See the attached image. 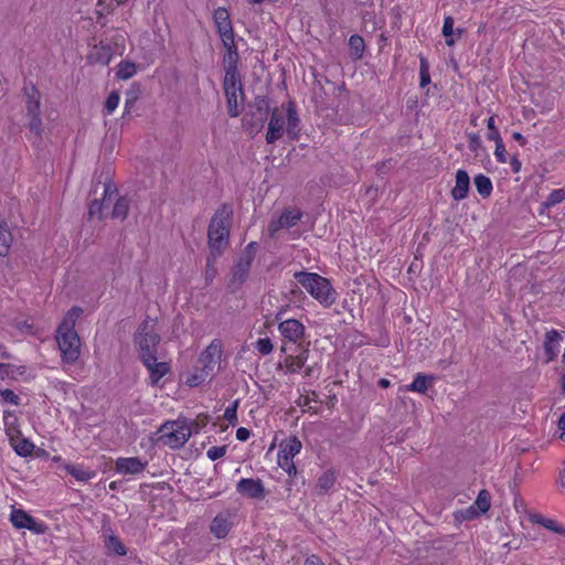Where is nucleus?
Here are the masks:
<instances>
[{
  "label": "nucleus",
  "mask_w": 565,
  "mask_h": 565,
  "mask_svg": "<svg viewBox=\"0 0 565 565\" xmlns=\"http://www.w3.org/2000/svg\"><path fill=\"white\" fill-rule=\"evenodd\" d=\"M1 373L0 379H13L15 380L18 375H23L25 373V366H17L9 363H1Z\"/></svg>",
  "instance_id": "nucleus-36"
},
{
  "label": "nucleus",
  "mask_w": 565,
  "mask_h": 565,
  "mask_svg": "<svg viewBox=\"0 0 565 565\" xmlns=\"http://www.w3.org/2000/svg\"><path fill=\"white\" fill-rule=\"evenodd\" d=\"M156 435L158 436V443H162L172 449H179L189 440L192 429L185 419H178L161 425Z\"/></svg>",
  "instance_id": "nucleus-5"
},
{
  "label": "nucleus",
  "mask_w": 565,
  "mask_h": 565,
  "mask_svg": "<svg viewBox=\"0 0 565 565\" xmlns=\"http://www.w3.org/2000/svg\"><path fill=\"white\" fill-rule=\"evenodd\" d=\"M113 57V51L109 44L95 45L88 54V60L94 64L108 65Z\"/></svg>",
  "instance_id": "nucleus-24"
},
{
  "label": "nucleus",
  "mask_w": 565,
  "mask_h": 565,
  "mask_svg": "<svg viewBox=\"0 0 565 565\" xmlns=\"http://www.w3.org/2000/svg\"><path fill=\"white\" fill-rule=\"evenodd\" d=\"M220 38L222 40L223 46L225 49V52H231L232 50H234V52L238 51L237 45L235 44V34H234V32H232L230 34L222 35Z\"/></svg>",
  "instance_id": "nucleus-50"
},
{
  "label": "nucleus",
  "mask_w": 565,
  "mask_h": 565,
  "mask_svg": "<svg viewBox=\"0 0 565 565\" xmlns=\"http://www.w3.org/2000/svg\"><path fill=\"white\" fill-rule=\"evenodd\" d=\"M238 61H239L238 51L234 52V50H232L231 52L224 53L222 63H223L225 75H239Z\"/></svg>",
  "instance_id": "nucleus-28"
},
{
  "label": "nucleus",
  "mask_w": 565,
  "mask_h": 565,
  "mask_svg": "<svg viewBox=\"0 0 565 565\" xmlns=\"http://www.w3.org/2000/svg\"><path fill=\"white\" fill-rule=\"evenodd\" d=\"M12 234L6 222L0 223V256H7L12 244Z\"/></svg>",
  "instance_id": "nucleus-33"
},
{
  "label": "nucleus",
  "mask_w": 565,
  "mask_h": 565,
  "mask_svg": "<svg viewBox=\"0 0 565 565\" xmlns=\"http://www.w3.org/2000/svg\"><path fill=\"white\" fill-rule=\"evenodd\" d=\"M269 102L266 96H256L253 103L248 104V110L243 117V127L254 136L265 126L269 114Z\"/></svg>",
  "instance_id": "nucleus-6"
},
{
  "label": "nucleus",
  "mask_w": 565,
  "mask_h": 565,
  "mask_svg": "<svg viewBox=\"0 0 565 565\" xmlns=\"http://www.w3.org/2000/svg\"><path fill=\"white\" fill-rule=\"evenodd\" d=\"M337 481V471L328 469L319 478L315 487V493L319 497L324 495L334 486Z\"/></svg>",
  "instance_id": "nucleus-25"
},
{
  "label": "nucleus",
  "mask_w": 565,
  "mask_h": 565,
  "mask_svg": "<svg viewBox=\"0 0 565 565\" xmlns=\"http://www.w3.org/2000/svg\"><path fill=\"white\" fill-rule=\"evenodd\" d=\"M558 428L565 433V412L559 417Z\"/></svg>",
  "instance_id": "nucleus-64"
},
{
  "label": "nucleus",
  "mask_w": 565,
  "mask_h": 565,
  "mask_svg": "<svg viewBox=\"0 0 565 565\" xmlns=\"http://www.w3.org/2000/svg\"><path fill=\"white\" fill-rule=\"evenodd\" d=\"M279 448L278 457L294 459L300 452L302 445L296 436H290L280 443Z\"/></svg>",
  "instance_id": "nucleus-27"
},
{
  "label": "nucleus",
  "mask_w": 565,
  "mask_h": 565,
  "mask_svg": "<svg viewBox=\"0 0 565 565\" xmlns=\"http://www.w3.org/2000/svg\"><path fill=\"white\" fill-rule=\"evenodd\" d=\"M350 55L353 60H361L365 50L364 39L359 34H353L349 39Z\"/></svg>",
  "instance_id": "nucleus-32"
},
{
  "label": "nucleus",
  "mask_w": 565,
  "mask_h": 565,
  "mask_svg": "<svg viewBox=\"0 0 565 565\" xmlns=\"http://www.w3.org/2000/svg\"><path fill=\"white\" fill-rule=\"evenodd\" d=\"M547 518L541 515V514H532L530 515V521L534 524H540L544 526V521H546Z\"/></svg>",
  "instance_id": "nucleus-60"
},
{
  "label": "nucleus",
  "mask_w": 565,
  "mask_h": 565,
  "mask_svg": "<svg viewBox=\"0 0 565 565\" xmlns=\"http://www.w3.org/2000/svg\"><path fill=\"white\" fill-rule=\"evenodd\" d=\"M285 366L287 367L288 372L296 373L303 366V364L300 363L299 359L296 358V355H288L285 359Z\"/></svg>",
  "instance_id": "nucleus-48"
},
{
  "label": "nucleus",
  "mask_w": 565,
  "mask_h": 565,
  "mask_svg": "<svg viewBox=\"0 0 565 565\" xmlns=\"http://www.w3.org/2000/svg\"><path fill=\"white\" fill-rule=\"evenodd\" d=\"M257 249L258 244L256 242H250L242 252L239 259L248 262V264L252 265L256 256Z\"/></svg>",
  "instance_id": "nucleus-43"
},
{
  "label": "nucleus",
  "mask_w": 565,
  "mask_h": 565,
  "mask_svg": "<svg viewBox=\"0 0 565 565\" xmlns=\"http://www.w3.org/2000/svg\"><path fill=\"white\" fill-rule=\"evenodd\" d=\"M300 119L297 113L296 105L292 100L287 104V135L290 139L297 140L300 131Z\"/></svg>",
  "instance_id": "nucleus-23"
},
{
  "label": "nucleus",
  "mask_w": 565,
  "mask_h": 565,
  "mask_svg": "<svg viewBox=\"0 0 565 565\" xmlns=\"http://www.w3.org/2000/svg\"><path fill=\"white\" fill-rule=\"evenodd\" d=\"M116 471L124 475H138L146 469L147 462H142L138 457L118 458L116 460Z\"/></svg>",
  "instance_id": "nucleus-19"
},
{
  "label": "nucleus",
  "mask_w": 565,
  "mask_h": 565,
  "mask_svg": "<svg viewBox=\"0 0 565 565\" xmlns=\"http://www.w3.org/2000/svg\"><path fill=\"white\" fill-rule=\"evenodd\" d=\"M454 23H455V21H454L452 17H446L444 20L443 35L446 38V44L448 46H451L455 44V40L452 38V35L455 34ZM462 33H463L462 29H457L456 34L458 35V38H460Z\"/></svg>",
  "instance_id": "nucleus-34"
},
{
  "label": "nucleus",
  "mask_w": 565,
  "mask_h": 565,
  "mask_svg": "<svg viewBox=\"0 0 565 565\" xmlns=\"http://www.w3.org/2000/svg\"><path fill=\"white\" fill-rule=\"evenodd\" d=\"M562 340V335L557 330H550L545 333L544 350L547 358V362L555 359L558 352V343Z\"/></svg>",
  "instance_id": "nucleus-26"
},
{
  "label": "nucleus",
  "mask_w": 565,
  "mask_h": 565,
  "mask_svg": "<svg viewBox=\"0 0 565 565\" xmlns=\"http://www.w3.org/2000/svg\"><path fill=\"white\" fill-rule=\"evenodd\" d=\"M0 395L2 396L3 401L7 403H10L12 405L20 404V397L13 391H11L9 388L0 391Z\"/></svg>",
  "instance_id": "nucleus-54"
},
{
  "label": "nucleus",
  "mask_w": 565,
  "mask_h": 565,
  "mask_svg": "<svg viewBox=\"0 0 565 565\" xmlns=\"http://www.w3.org/2000/svg\"><path fill=\"white\" fill-rule=\"evenodd\" d=\"M303 565H324V564L319 559V557H317L316 555H311L310 557H308L305 561Z\"/></svg>",
  "instance_id": "nucleus-61"
},
{
  "label": "nucleus",
  "mask_w": 565,
  "mask_h": 565,
  "mask_svg": "<svg viewBox=\"0 0 565 565\" xmlns=\"http://www.w3.org/2000/svg\"><path fill=\"white\" fill-rule=\"evenodd\" d=\"M137 67L134 62L121 61L117 66L116 76L120 79H129L136 74Z\"/></svg>",
  "instance_id": "nucleus-37"
},
{
  "label": "nucleus",
  "mask_w": 565,
  "mask_h": 565,
  "mask_svg": "<svg viewBox=\"0 0 565 565\" xmlns=\"http://www.w3.org/2000/svg\"><path fill=\"white\" fill-rule=\"evenodd\" d=\"M435 376L418 373L413 383L408 386L409 391L425 393L433 385Z\"/></svg>",
  "instance_id": "nucleus-30"
},
{
  "label": "nucleus",
  "mask_w": 565,
  "mask_h": 565,
  "mask_svg": "<svg viewBox=\"0 0 565 565\" xmlns=\"http://www.w3.org/2000/svg\"><path fill=\"white\" fill-rule=\"evenodd\" d=\"M141 362L150 373V382L152 385H157L158 382L170 372L169 363L158 362L157 355L146 358L145 360H141Z\"/></svg>",
  "instance_id": "nucleus-18"
},
{
  "label": "nucleus",
  "mask_w": 565,
  "mask_h": 565,
  "mask_svg": "<svg viewBox=\"0 0 565 565\" xmlns=\"http://www.w3.org/2000/svg\"><path fill=\"white\" fill-rule=\"evenodd\" d=\"M470 189V178L466 170H458L456 173V184L451 190V196L455 201H461L468 196Z\"/></svg>",
  "instance_id": "nucleus-21"
},
{
  "label": "nucleus",
  "mask_w": 565,
  "mask_h": 565,
  "mask_svg": "<svg viewBox=\"0 0 565 565\" xmlns=\"http://www.w3.org/2000/svg\"><path fill=\"white\" fill-rule=\"evenodd\" d=\"M222 254H215L210 250V254L206 258V270H205V280L207 284L212 282L213 279L216 277L217 270L215 267L216 259Z\"/></svg>",
  "instance_id": "nucleus-40"
},
{
  "label": "nucleus",
  "mask_w": 565,
  "mask_h": 565,
  "mask_svg": "<svg viewBox=\"0 0 565 565\" xmlns=\"http://www.w3.org/2000/svg\"><path fill=\"white\" fill-rule=\"evenodd\" d=\"M278 465L289 476H296L297 468L295 466L294 459H289V458H286V457H284V458L278 457Z\"/></svg>",
  "instance_id": "nucleus-45"
},
{
  "label": "nucleus",
  "mask_w": 565,
  "mask_h": 565,
  "mask_svg": "<svg viewBox=\"0 0 565 565\" xmlns=\"http://www.w3.org/2000/svg\"><path fill=\"white\" fill-rule=\"evenodd\" d=\"M10 521L17 529H26L35 534H42L46 531V525L43 522H38L33 516L22 509H12Z\"/></svg>",
  "instance_id": "nucleus-10"
},
{
  "label": "nucleus",
  "mask_w": 565,
  "mask_h": 565,
  "mask_svg": "<svg viewBox=\"0 0 565 565\" xmlns=\"http://www.w3.org/2000/svg\"><path fill=\"white\" fill-rule=\"evenodd\" d=\"M543 527H545L554 533L565 534V527L562 524L557 523L553 519L547 518L546 521H544Z\"/></svg>",
  "instance_id": "nucleus-55"
},
{
  "label": "nucleus",
  "mask_w": 565,
  "mask_h": 565,
  "mask_svg": "<svg viewBox=\"0 0 565 565\" xmlns=\"http://www.w3.org/2000/svg\"><path fill=\"white\" fill-rule=\"evenodd\" d=\"M510 166H511V169L514 173H518L520 172L521 170V167H522V163L521 161L518 159L516 154L512 156L511 160H510Z\"/></svg>",
  "instance_id": "nucleus-59"
},
{
  "label": "nucleus",
  "mask_w": 565,
  "mask_h": 565,
  "mask_svg": "<svg viewBox=\"0 0 565 565\" xmlns=\"http://www.w3.org/2000/svg\"><path fill=\"white\" fill-rule=\"evenodd\" d=\"M12 446L15 452L21 457L30 456L34 449V444L26 438L15 440L11 437Z\"/></svg>",
  "instance_id": "nucleus-38"
},
{
  "label": "nucleus",
  "mask_w": 565,
  "mask_h": 565,
  "mask_svg": "<svg viewBox=\"0 0 565 565\" xmlns=\"http://www.w3.org/2000/svg\"><path fill=\"white\" fill-rule=\"evenodd\" d=\"M302 213L298 209L285 210L281 215L276 220L271 221L268 225V231L271 237L282 227L290 228L297 224L301 218Z\"/></svg>",
  "instance_id": "nucleus-16"
},
{
  "label": "nucleus",
  "mask_w": 565,
  "mask_h": 565,
  "mask_svg": "<svg viewBox=\"0 0 565 565\" xmlns=\"http://www.w3.org/2000/svg\"><path fill=\"white\" fill-rule=\"evenodd\" d=\"M233 207L223 203L215 211L207 228L209 249L215 254H223L230 242V230L232 226Z\"/></svg>",
  "instance_id": "nucleus-2"
},
{
  "label": "nucleus",
  "mask_w": 565,
  "mask_h": 565,
  "mask_svg": "<svg viewBox=\"0 0 565 565\" xmlns=\"http://www.w3.org/2000/svg\"><path fill=\"white\" fill-rule=\"evenodd\" d=\"M116 193L117 189L111 183H105L102 200L99 201L98 199H94L88 205V220L97 217L99 221H102L105 217L104 204L107 201V196L110 198V195H115Z\"/></svg>",
  "instance_id": "nucleus-17"
},
{
  "label": "nucleus",
  "mask_w": 565,
  "mask_h": 565,
  "mask_svg": "<svg viewBox=\"0 0 565 565\" xmlns=\"http://www.w3.org/2000/svg\"><path fill=\"white\" fill-rule=\"evenodd\" d=\"M237 407H238V401H235L231 406L226 407L224 412V418L232 425H235L237 423Z\"/></svg>",
  "instance_id": "nucleus-49"
},
{
  "label": "nucleus",
  "mask_w": 565,
  "mask_h": 565,
  "mask_svg": "<svg viewBox=\"0 0 565 565\" xmlns=\"http://www.w3.org/2000/svg\"><path fill=\"white\" fill-rule=\"evenodd\" d=\"M487 127L489 129V132L487 135V138L489 140H493V141H497L499 139H502L501 136H500V132L498 130V128L495 127V119H494V116H490L487 120Z\"/></svg>",
  "instance_id": "nucleus-46"
},
{
  "label": "nucleus",
  "mask_w": 565,
  "mask_h": 565,
  "mask_svg": "<svg viewBox=\"0 0 565 565\" xmlns=\"http://www.w3.org/2000/svg\"><path fill=\"white\" fill-rule=\"evenodd\" d=\"M83 313V309L74 306L63 318L56 329V342L64 363L74 364L81 355V339L75 330V323Z\"/></svg>",
  "instance_id": "nucleus-1"
},
{
  "label": "nucleus",
  "mask_w": 565,
  "mask_h": 565,
  "mask_svg": "<svg viewBox=\"0 0 565 565\" xmlns=\"http://www.w3.org/2000/svg\"><path fill=\"white\" fill-rule=\"evenodd\" d=\"M512 138L518 141L521 146H525L526 145V139L523 137V135L521 132H513L512 134Z\"/></svg>",
  "instance_id": "nucleus-62"
},
{
  "label": "nucleus",
  "mask_w": 565,
  "mask_h": 565,
  "mask_svg": "<svg viewBox=\"0 0 565 565\" xmlns=\"http://www.w3.org/2000/svg\"><path fill=\"white\" fill-rule=\"evenodd\" d=\"M256 349L264 355L269 354L273 351L271 340L269 338L258 339L256 342Z\"/></svg>",
  "instance_id": "nucleus-53"
},
{
  "label": "nucleus",
  "mask_w": 565,
  "mask_h": 565,
  "mask_svg": "<svg viewBox=\"0 0 565 565\" xmlns=\"http://www.w3.org/2000/svg\"><path fill=\"white\" fill-rule=\"evenodd\" d=\"M430 83L429 63L426 57L419 56V85L425 87Z\"/></svg>",
  "instance_id": "nucleus-41"
},
{
  "label": "nucleus",
  "mask_w": 565,
  "mask_h": 565,
  "mask_svg": "<svg viewBox=\"0 0 565 565\" xmlns=\"http://www.w3.org/2000/svg\"><path fill=\"white\" fill-rule=\"evenodd\" d=\"M285 124V117L280 109L278 107L274 108L270 114L266 134L267 143H274L282 137Z\"/></svg>",
  "instance_id": "nucleus-15"
},
{
  "label": "nucleus",
  "mask_w": 565,
  "mask_h": 565,
  "mask_svg": "<svg viewBox=\"0 0 565 565\" xmlns=\"http://www.w3.org/2000/svg\"><path fill=\"white\" fill-rule=\"evenodd\" d=\"M249 436H250V431L245 427H239L236 430V438L239 441H246L249 438Z\"/></svg>",
  "instance_id": "nucleus-58"
},
{
  "label": "nucleus",
  "mask_w": 565,
  "mask_h": 565,
  "mask_svg": "<svg viewBox=\"0 0 565 565\" xmlns=\"http://www.w3.org/2000/svg\"><path fill=\"white\" fill-rule=\"evenodd\" d=\"M129 212V200L126 196H119L114 203L111 218L125 220Z\"/></svg>",
  "instance_id": "nucleus-35"
},
{
  "label": "nucleus",
  "mask_w": 565,
  "mask_h": 565,
  "mask_svg": "<svg viewBox=\"0 0 565 565\" xmlns=\"http://www.w3.org/2000/svg\"><path fill=\"white\" fill-rule=\"evenodd\" d=\"M252 265L248 262L237 259L236 264L231 270V278L227 284V288L232 294H235L241 289L243 284L247 280Z\"/></svg>",
  "instance_id": "nucleus-14"
},
{
  "label": "nucleus",
  "mask_w": 565,
  "mask_h": 565,
  "mask_svg": "<svg viewBox=\"0 0 565 565\" xmlns=\"http://www.w3.org/2000/svg\"><path fill=\"white\" fill-rule=\"evenodd\" d=\"M490 499V493L487 490H481L475 503L466 510L465 518L472 519L488 512L491 505Z\"/></svg>",
  "instance_id": "nucleus-20"
},
{
  "label": "nucleus",
  "mask_w": 565,
  "mask_h": 565,
  "mask_svg": "<svg viewBox=\"0 0 565 565\" xmlns=\"http://www.w3.org/2000/svg\"><path fill=\"white\" fill-rule=\"evenodd\" d=\"M107 548L116 555L124 556L127 554V550L119 537L110 535L107 541Z\"/></svg>",
  "instance_id": "nucleus-42"
},
{
  "label": "nucleus",
  "mask_w": 565,
  "mask_h": 565,
  "mask_svg": "<svg viewBox=\"0 0 565 565\" xmlns=\"http://www.w3.org/2000/svg\"><path fill=\"white\" fill-rule=\"evenodd\" d=\"M309 350L308 348L303 349L296 358L299 359L300 363L305 365L306 361L308 360Z\"/></svg>",
  "instance_id": "nucleus-63"
},
{
  "label": "nucleus",
  "mask_w": 565,
  "mask_h": 565,
  "mask_svg": "<svg viewBox=\"0 0 565 565\" xmlns=\"http://www.w3.org/2000/svg\"><path fill=\"white\" fill-rule=\"evenodd\" d=\"M213 19L220 36L234 32L230 13L225 8L218 7L215 9Z\"/></svg>",
  "instance_id": "nucleus-22"
},
{
  "label": "nucleus",
  "mask_w": 565,
  "mask_h": 565,
  "mask_svg": "<svg viewBox=\"0 0 565 565\" xmlns=\"http://www.w3.org/2000/svg\"><path fill=\"white\" fill-rule=\"evenodd\" d=\"M565 200V189H555L553 190L546 201L541 203L540 214L545 213V211L550 210L552 206H555L562 203Z\"/></svg>",
  "instance_id": "nucleus-31"
},
{
  "label": "nucleus",
  "mask_w": 565,
  "mask_h": 565,
  "mask_svg": "<svg viewBox=\"0 0 565 565\" xmlns=\"http://www.w3.org/2000/svg\"><path fill=\"white\" fill-rule=\"evenodd\" d=\"M226 449H227L226 445L220 446V447L214 446L207 450L206 456L210 460L215 461V460L222 458L226 454Z\"/></svg>",
  "instance_id": "nucleus-51"
},
{
  "label": "nucleus",
  "mask_w": 565,
  "mask_h": 565,
  "mask_svg": "<svg viewBox=\"0 0 565 565\" xmlns=\"http://www.w3.org/2000/svg\"><path fill=\"white\" fill-rule=\"evenodd\" d=\"M276 320L280 321L279 331L285 339L297 342L305 335V326L297 319L282 320V311H279Z\"/></svg>",
  "instance_id": "nucleus-13"
},
{
  "label": "nucleus",
  "mask_w": 565,
  "mask_h": 565,
  "mask_svg": "<svg viewBox=\"0 0 565 565\" xmlns=\"http://www.w3.org/2000/svg\"><path fill=\"white\" fill-rule=\"evenodd\" d=\"M223 89L226 97L227 113L230 117L236 118L242 113V107L238 103V95L242 102L244 100V89L239 75H225L223 79Z\"/></svg>",
  "instance_id": "nucleus-8"
},
{
  "label": "nucleus",
  "mask_w": 565,
  "mask_h": 565,
  "mask_svg": "<svg viewBox=\"0 0 565 565\" xmlns=\"http://www.w3.org/2000/svg\"><path fill=\"white\" fill-rule=\"evenodd\" d=\"M236 513L231 510L220 512L210 524V532L218 540L225 539L234 525Z\"/></svg>",
  "instance_id": "nucleus-11"
},
{
  "label": "nucleus",
  "mask_w": 565,
  "mask_h": 565,
  "mask_svg": "<svg viewBox=\"0 0 565 565\" xmlns=\"http://www.w3.org/2000/svg\"><path fill=\"white\" fill-rule=\"evenodd\" d=\"M137 98L138 97L135 92H127L125 100V115L129 114L130 109L135 106Z\"/></svg>",
  "instance_id": "nucleus-57"
},
{
  "label": "nucleus",
  "mask_w": 565,
  "mask_h": 565,
  "mask_svg": "<svg viewBox=\"0 0 565 565\" xmlns=\"http://www.w3.org/2000/svg\"><path fill=\"white\" fill-rule=\"evenodd\" d=\"M294 277L323 307L328 308L335 302L337 291L327 278L307 271H296Z\"/></svg>",
  "instance_id": "nucleus-3"
},
{
  "label": "nucleus",
  "mask_w": 565,
  "mask_h": 565,
  "mask_svg": "<svg viewBox=\"0 0 565 565\" xmlns=\"http://www.w3.org/2000/svg\"><path fill=\"white\" fill-rule=\"evenodd\" d=\"M161 337L154 331V324L147 317L134 334V342L141 360L158 354Z\"/></svg>",
  "instance_id": "nucleus-4"
},
{
  "label": "nucleus",
  "mask_w": 565,
  "mask_h": 565,
  "mask_svg": "<svg viewBox=\"0 0 565 565\" xmlns=\"http://www.w3.org/2000/svg\"><path fill=\"white\" fill-rule=\"evenodd\" d=\"M119 100L120 96L118 92L114 90L108 95L104 105L105 110L108 115L111 114L118 107Z\"/></svg>",
  "instance_id": "nucleus-44"
},
{
  "label": "nucleus",
  "mask_w": 565,
  "mask_h": 565,
  "mask_svg": "<svg viewBox=\"0 0 565 565\" xmlns=\"http://www.w3.org/2000/svg\"><path fill=\"white\" fill-rule=\"evenodd\" d=\"M25 97V116L29 119L28 128L35 136L41 137L43 124L41 118V94L34 85L23 88Z\"/></svg>",
  "instance_id": "nucleus-7"
},
{
  "label": "nucleus",
  "mask_w": 565,
  "mask_h": 565,
  "mask_svg": "<svg viewBox=\"0 0 565 565\" xmlns=\"http://www.w3.org/2000/svg\"><path fill=\"white\" fill-rule=\"evenodd\" d=\"M222 355V343L218 339H214L200 355L202 364V373L204 376L212 375L220 363Z\"/></svg>",
  "instance_id": "nucleus-9"
},
{
  "label": "nucleus",
  "mask_w": 565,
  "mask_h": 565,
  "mask_svg": "<svg viewBox=\"0 0 565 565\" xmlns=\"http://www.w3.org/2000/svg\"><path fill=\"white\" fill-rule=\"evenodd\" d=\"M209 423V416L204 415L202 419L199 417L196 420L191 422V424H188L189 427L192 429V434H198L201 428L206 426Z\"/></svg>",
  "instance_id": "nucleus-56"
},
{
  "label": "nucleus",
  "mask_w": 565,
  "mask_h": 565,
  "mask_svg": "<svg viewBox=\"0 0 565 565\" xmlns=\"http://www.w3.org/2000/svg\"><path fill=\"white\" fill-rule=\"evenodd\" d=\"M468 148L478 154V150L482 148V141L478 134L471 132L468 135Z\"/></svg>",
  "instance_id": "nucleus-52"
},
{
  "label": "nucleus",
  "mask_w": 565,
  "mask_h": 565,
  "mask_svg": "<svg viewBox=\"0 0 565 565\" xmlns=\"http://www.w3.org/2000/svg\"><path fill=\"white\" fill-rule=\"evenodd\" d=\"M236 491L247 499L262 500L266 495V490L260 479L243 478L237 482Z\"/></svg>",
  "instance_id": "nucleus-12"
},
{
  "label": "nucleus",
  "mask_w": 565,
  "mask_h": 565,
  "mask_svg": "<svg viewBox=\"0 0 565 565\" xmlns=\"http://www.w3.org/2000/svg\"><path fill=\"white\" fill-rule=\"evenodd\" d=\"M473 184L476 186L477 192L483 198L488 199L493 190L492 181L489 177L480 173L473 178Z\"/></svg>",
  "instance_id": "nucleus-29"
},
{
  "label": "nucleus",
  "mask_w": 565,
  "mask_h": 565,
  "mask_svg": "<svg viewBox=\"0 0 565 565\" xmlns=\"http://www.w3.org/2000/svg\"><path fill=\"white\" fill-rule=\"evenodd\" d=\"M495 142V150H494V156L498 160V162L500 163H505L507 160H508V152L505 150V146L502 141V139H499Z\"/></svg>",
  "instance_id": "nucleus-47"
},
{
  "label": "nucleus",
  "mask_w": 565,
  "mask_h": 565,
  "mask_svg": "<svg viewBox=\"0 0 565 565\" xmlns=\"http://www.w3.org/2000/svg\"><path fill=\"white\" fill-rule=\"evenodd\" d=\"M65 469L78 481H88L95 477V472L85 470L81 466L67 465Z\"/></svg>",
  "instance_id": "nucleus-39"
}]
</instances>
